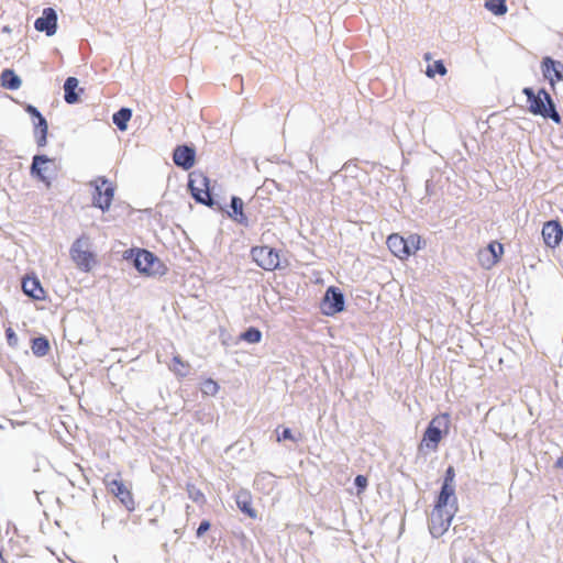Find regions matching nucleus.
Returning <instances> with one entry per match:
<instances>
[{
  "label": "nucleus",
  "instance_id": "obj_1",
  "mask_svg": "<svg viewBox=\"0 0 563 563\" xmlns=\"http://www.w3.org/2000/svg\"><path fill=\"white\" fill-rule=\"evenodd\" d=\"M450 426L451 419L448 412L434 416L422 435L419 451H437L442 438L448 435Z\"/></svg>",
  "mask_w": 563,
  "mask_h": 563
},
{
  "label": "nucleus",
  "instance_id": "obj_2",
  "mask_svg": "<svg viewBox=\"0 0 563 563\" xmlns=\"http://www.w3.org/2000/svg\"><path fill=\"white\" fill-rule=\"evenodd\" d=\"M523 93L527 96L529 102L528 109L532 114L550 118L556 124H561L562 120L555 110L553 100L544 89H540L538 93H534L532 88H525Z\"/></svg>",
  "mask_w": 563,
  "mask_h": 563
},
{
  "label": "nucleus",
  "instance_id": "obj_3",
  "mask_svg": "<svg viewBox=\"0 0 563 563\" xmlns=\"http://www.w3.org/2000/svg\"><path fill=\"white\" fill-rule=\"evenodd\" d=\"M69 255L76 267L84 273H89L97 265V255L87 235L79 236L70 246Z\"/></svg>",
  "mask_w": 563,
  "mask_h": 563
},
{
  "label": "nucleus",
  "instance_id": "obj_4",
  "mask_svg": "<svg viewBox=\"0 0 563 563\" xmlns=\"http://www.w3.org/2000/svg\"><path fill=\"white\" fill-rule=\"evenodd\" d=\"M421 236L410 234L407 239L398 233H393L387 238L386 244L389 251L399 260H407L421 249Z\"/></svg>",
  "mask_w": 563,
  "mask_h": 563
},
{
  "label": "nucleus",
  "instance_id": "obj_5",
  "mask_svg": "<svg viewBox=\"0 0 563 563\" xmlns=\"http://www.w3.org/2000/svg\"><path fill=\"white\" fill-rule=\"evenodd\" d=\"M188 187L196 201L206 206H212L210 180L203 172L195 170L190 173Z\"/></svg>",
  "mask_w": 563,
  "mask_h": 563
},
{
  "label": "nucleus",
  "instance_id": "obj_6",
  "mask_svg": "<svg viewBox=\"0 0 563 563\" xmlns=\"http://www.w3.org/2000/svg\"><path fill=\"white\" fill-rule=\"evenodd\" d=\"M118 477L119 478H110L109 476H106L103 478V484L107 490L117 497L128 511H134L136 504L133 494L122 481L120 473L118 474Z\"/></svg>",
  "mask_w": 563,
  "mask_h": 563
},
{
  "label": "nucleus",
  "instance_id": "obj_7",
  "mask_svg": "<svg viewBox=\"0 0 563 563\" xmlns=\"http://www.w3.org/2000/svg\"><path fill=\"white\" fill-rule=\"evenodd\" d=\"M252 260L264 271L273 272L279 268V252L267 245L253 246L251 249Z\"/></svg>",
  "mask_w": 563,
  "mask_h": 563
},
{
  "label": "nucleus",
  "instance_id": "obj_8",
  "mask_svg": "<svg viewBox=\"0 0 563 563\" xmlns=\"http://www.w3.org/2000/svg\"><path fill=\"white\" fill-rule=\"evenodd\" d=\"M134 265L139 272L146 275H161L165 271L161 260L147 250L137 251Z\"/></svg>",
  "mask_w": 563,
  "mask_h": 563
},
{
  "label": "nucleus",
  "instance_id": "obj_9",
  "mask_svg": "<svg viewBox=\"0 0 563 563\" xmlns=\"http://www.w3.org/2000/svg\"><path fill=\"white\" fill-rule=\"evenodd\" d=\"M454 512L446 508L434 507L429 519V530L434 538L443 536L451 526Z\"/></svg>",
  "mask_w": 563,
  "mask_h": 563
},
{
  "label": "nucleus",
  "instance_id": "obj_10",
  "mask_svg": "<svg viewBox=\"0 0 563 563\" xmlns=\"http://www.w3.org/2000/svg\"><path fill=\"white\" fill-rule=\"evenodd\" d=\"M96 192L93 195V205L101 210H108L112 203L114 188L104 178H98L95 181Z\"/></svg>",
  "mask_w": 563,
  "mask_h": 563
},
{
  "label": "nucleus",
  "instance_id": "obj_11",
  "mask_svg": "<svg viewBox=\"0 0 563 563\" xmlns=\"http://www.w3.org/2000/svg\"><path fill=\"white\" fill-rule=\"evenodd\" d=\"M25 111L34 119V137L38 147H44L47 143L48 124L41 112L32 104L25 107Z\"/></svg>",
  "mask_w": 563,
  "mask_h": 563
},
{
  "label": "nucleus",
  "instance_id": "obj_12",
  "mask_svg": "<svg viewBox=\"0 0 563 563\" xmlns=\"http://www.w3.org/2000/svg\"><path fill=\"white\" fill-rule=\"evenodd\" d=\"M503 254V244L490 242L486 249L478 252V261L484 268L489 269L499 262Z\"/></svg>",
  "mask_w": 563,
  "mask_h": 563
},
{
  "label": "nucleus",
  "instance_id": "obj_13",
  "mask_svg": "<svg viewBox=\"0 0 563 563\" xmlns=\"http://www.w3.org/2000/svg\"><path fill=\"white\" fill-rule=\"evenodd\" d=\"M344 309V297L342 292L335 288L327 289L323 298V312L328 316L341 312Z\"/></svg>",
  "mask_w": 563,
  "mask_h": 563
},
{
  "label": "nucleus",
  "instance_id": "obj_14",
  "mask_svg": "<svg viewBox=\"0 0 563 563\" xmlns=\"http://www.w3.org/2000/svg\"><path fill=\"white\" fill-rule=\"evenodd\" d=\"M34 27L40 32H45L48 36L54 35L57 29V14L55 10L52 8L44 9L42 16L36 19Z\"/></svg>",
  "mask_w": 563,
  "mask_h": 563
},
{
  "label": "nucleus",
  "instance_id": "obj_15",
  "mask_svg": "<svg viewBox=\"0 0 563 563\" xmlns=\"http://www.w3.org/2000/svg\"><path fill=\"white\" fill-rule=\"evenodd\" d=\"M542 238L547 246L556 247L563 238V229L558 221H548L542 228Z\"/></svg>",
  "mask_w": 563,
  "mask_h": 563
},
{
  "label": "nucleus",
  "instance_id": "obj_16",
  "mask_svg": "<svg viewBox=\"0 0 563 563\" xmlns=\"http://www.w3.org/2000/svg\"><path fill=\"white\" fill-rule=\"evenodd\" d=\"M541 69L543 77L553 86L563 79V65L547 56L542 59Z\"/></svg>",
  "mask_w": 563,
  "mask_h": 563
},
{
  "label": "nucleus",
  "instance_id": "obj_17",
  "mask_svg": "<svg viewBox=\"0 0 563 563\" xmlns=\"http://www.w3.org/2000/svg\"><path fill=\"white\" fill-rule=\"evenodd\" d=\"M173 161L178 167L188 170L195 165V150L187 145H179L174 150Z\"/></svg>",
  "mask_w": 563,
  "mask_h": 563
},
{
  "label": "nucleus",
  "instance_id": "obj_18",
  "mask_svg": "<svg viewBox=\"0 0 563 563\" xmlns=\"http://www.w3.org/2000/svg\"><path fill=\"white\" fill-rule=\"evenodd\" d=\"M54 159L48 158L45 155H35L33 157L31 173L40 180L48 183L47 174L51 172L48 165H53Z\"/></svg>",
  "mask_w": 563,
  "mask_h": 563
},
{
  "label": "nucleus",
  "instance_id": "obj_19",
  "mask_svg": "<svg viewBox=\"0 0 563 563\" xmlns=\"http://www.w3.org/2000/svg\"><path fill=\"white\" fill-rule=\"evenodd\" d=\"M22 290L26 296L35 300H42L45 298V291L35 276H26L23 278Z\"/></svg>",
  "mask_w": 563,
  "mask_h": 563
},
{
  "label": "nucleus",
  "instance_id": "obj_20",
  "mask_svg": "<svg viewBox=\"0 0 563 563\" xmlns=\"http://www.w3.org/2000/svg\"><path fill=\"white\" fill-rule=\"evenodd\" d=\"M239 509L252 519L257 517V511L252 506V497L249 492H240L236 496Z\"/></svg>",
  "mask_w": 563,
  "mask_h": 563
},
{
  "label": "nucleus",
  "instance_id": "obj_21",
  "mask_svg": "<svg viewBox=\"0 0 563 563\" xmlns=\"http://www.w3.org/2000/svg\"><path fill=\"white\" fill-rule=\"evenodd\" d=\"M1 86L9 90H16L21 87V79L12 69H4L0 76Z\"/></svg>",
  "mask_w": 563,
  "mask_h": 563
},
{
  "label": "nucleus",
  "instance_id": "obj_22",
  "mask_svg": "<svg viewBox=\"0 0 563 563\" xmlns=\"http://www.w3.org/2000/svg\"><path fill=\"white\" fill-rule=\"evenodd\" d=\"M31 350L35 356L43 357L48 354L51 345L45 336H38L31 341Z\"/></svg>",
  "mask_w": 563,
  "mask_h": 563
},
{
  "label": "nucleus",
  "instance_id": "obj_23",
  "mask_svg": "<svg viewBox=\"0 0 563 563\" xmlns=\"http://www.w3.org/2000/svg\"><path fill=\"white\" fill-rule=\"evenodd\" d=\"M243 200L239 197H232L231 200V208L232 213L230 214L236 222L246 225L247 224V218L243 213Z\"/></svg>",
  "mask_w": 563,
  "mask_h": 563
},
{
  "label": "nucleus",
  "instance_id": "obj_24",
  "mask_svg": "<svg viewBox=\"0 0 563 563\" xmlns=\"http://www.w3.org/2000/svg\"><path fill=\"white\" fill-rule=\"evenodd\" d=\"M78 87V80L75 77H68L64 84L65 101L67 103H75L78 101V95L75 90Z\"/></svg>",
  "mask_w": 563,
  "mask_h": 563
},
{
  "label": "nucleus",
  "instance_id": "obj_25",
  "mask_svg": "<svg viewBox=\"0 0 563 563\" xmlns=\"http://www.w3.org/2000/svg\"><path fill=\"white\" fill-rule=\"evenodd\" d=\"M131 117L132 111L128 108H122L113 114L112 120L120 131H125Z\"/></svg>",
  "mask_w": 563,
  "mask_h": 563
},
{
  "label": "nucleus",
  "instance_id": "obj_26",
  "mask_svg": "<svg viewBox=\"0 0 563 563\" xmlns=\"http://www.w3.org/2000/svg\"><path fill=\"white\" fill-rule=\"evenodd\" d=\"M169 368L177 376L185 377L188 374V372H189L190 365H189L188 362L183 361L179 355H175L172 358Z\"/></svg>",
  "mask_w": 563,
  "mask_h": 563
},
{
  "label": "nucleus",
  "instance_id": "obj_27",
  "mask_svg": "<svg viewBox=\"0 0 563 563\" xmlns=\"http://www.w3.org/2000/svg\"><path fill=\"white\" fill-rule=\"evenodd\" d=\"M454 492H455L454 487L442 485L434 507L446 508V506L449 504V499L451 497H454ZM453 501H455V498H453Z\"/></svg>",
  "mask_w": 563,
  "mask_h": 563
},
{
  "label": "nucleus",
  "instance_id": "obj_28",
  "mask_svg": "<svg viewBox=\"0 0 563 563\" xmlns=\"http://www.w3.org/2000/svg\"><path fill=\"white\" fill-rule=\"evenodd\" d=\"M485 7L495 15H503L507 12L506 0H485Z\"/></svg>",
  "mask_w": 563,
  "mask_h": 563
},
{
  "label": "nucleus",
  "instance_id": "obj_29",
  "mask_svg": "<svg viewBox=\"0 0 563 563\" xmlns=\"http://www.w3.org/2000/svg\"><path fill=\"white\" fill-rule=\"evenodd\" d=\"M240 339L251 344L258 343L262 340V332L251 327L240 335Z\"/></svg>",
  "mask_w": 563,
  "mask_h": 563
},
{
  "label": "nucleus",
  "instance_id": "obj_30",
  "mask_svg": "<svg viewBox=\"0 0 563 563\" xmlns=\"http://www.w3.org/2000/svg\"><path fill=\"white\" fill-rule=\"evenodd\" d=\"M201 391L207 396H214L219 391V385L212 378H207L201 383Z\"/></svg>",
  "mask_w": 563,
  "mask_h": 563
},
{
  "label": "nucleus",
  "instance_id": "obj_31",
  "mask_svg": "<svg viewBox=\"0 0 563 563\" xmlns=\"http://www.w3.org/2000/svg\"><path fill=\"white\" fill-rule=\"evenodd\" d=\"M435 74L444 76L446 74V68L442 60H437L432 65H429L426 70V75L430 78H433Z\"/></svg>",
  "mask_w": 563,
  "mask_h": 563
},
{
  "label": "nucleus",
  "instance_id": "obj_32",
  "mask_svg": "<svg viewBox=\"0 0 563 563\" xmlns=\"http://www.w3.org/2000/svg\"><path fill=\"white\" fill-rule=\"evenodd\" d=\"M188 493H189V497L194 501H196V503H205L206 501L205 494L200 489L195 488V486H189Z\"/></svg>",
  "mask_w": 563,
  "mask_h": 563
},
{
  "label": "nucleus",
  "instance_id": "obj_33",
  "mask_svg": "<svg viewBox=\"0 0 563 563\" xmlns=\"http://www.w3.org/2000/svg\"><path fill=\"white\" fill-rule=\"evenodd\" d=\"M454 479H455L454 467L453 466H449L446 468V471H445L444 481H443L442 485L454 487Z\"/></svg>",
  "mask_w": 563,
  "mask_h": 563
},
{
  "label": "nucleus",
  "instance_id": "obj_34",
  "mask_svg": "<svg viewBox=\"0 0 563 563\" xmlns=\"http://www.w3.org/2000/svg\"><path fill=\"white\" fill-rule=\"evenodd\" d=\"M5 336H7V342H8V344H9L10 346H12V347L18 346V342H19V340H18V336H16V334H15V332L13 331V329H12V328H10V327H9V328H7V330H5Z\"/></svg>",
  "mask_w": 563,
  "mask_h": 563
},
{
  "label": "nucleus",
  "instance_id": "obj_35",
  "mask_svg": "<svg viewBox=\"0 0 563 563\" xmlns=\"http://www.w3.org/2000/svg\"><path fill=\"white\" fill-rule=\"evenodd\" d=\"M354 483L358 488V493H362L367 487L368 481L364 475H357L354 479Z\"/></svg>",
  "mask_w": 563,
  "mask_h": 563
},
{
  "label": "nucleus",
  "instance_id": "obj_36",
  "mask_svg": "<svg viewBox=\"0 0 563 563\" xmlns=\"http://www.w3.org/2000/svg\"><path fill=\"white\" fill-rule=\"evenodd\" d=\"M285 440H290V441H298L299 439L295 438L290 431V429L286 428L284 429L283 433L277 437V441L280 442V441H285Z\"/></svg>",
  "mask_w": 563,
  "mask_h": 563
},
{
  "label": "nucleus",
  "instance_id": "obj_37",
  "mask_svg": "<svg viewBox=\"0 0 563 563\" xmlns=\"http://www.w3.org/2000/svg\"><path fill=\"white\" fill-rule=\"evenodd\" d=\"M210 529V522L208 520H203L198 529H197V537H202L208 530Z\"/></svg>",
  "mask_w": 563,
  "mask_h": 563
},
{
  "label": "nucleus",
  "instance_id": "obj_38",
  "mask_svg": "<svg viewBox=\"0 0 563 563\" xmlns=\"http://www.w3.org/2000/svg\"><path fill=\"white\" fill-rule=\"evenodd\" d=\"M554 466H555L556 468L563 470V455H562V456H560V457L556 460V462H555Z\"/></svg>",
  "mask_w": 563,
  "mask_h": 563
},
{
  "label": "nucleus",
  "instance_id": "obj_39",
  "mask_svg": "<svg viewBox=\"0 0 563 563\" xmlns=\"http://www.w3.org/2000/svg\"><path fill=\"white\" fill-rule=\"evenodd\" d=\"M3 31H4V32H10V29H9L8 26H4V27H3Z\"/></svg>",
  "mask_w": 563,
  "mask_h": 563
},
{
  "label": "nucleus",
  "instance_id": "obj_40",
  "mask_svg": "<svg viewBox=\"0 0 563 563\" xmlns=\"http://www.w3.org/2000/svg\"><path fill=\"white\" fill-rule=\"evenodd\" d=\"M424 58H426L427 60H429V59H430V55H429V54H426Z\"/></svg>",
  "mask_w": 563,
  "mask_h": 563
}]
</instances>
